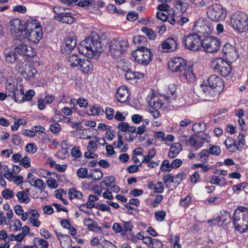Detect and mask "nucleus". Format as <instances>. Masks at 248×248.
<instances>
[{
	"label": "nucleus",
	"mask_w": 248,
	"mask_h": 248,
	"mask_svg": "<svg viewBox=\"0 0 248 248\" xmlns=\"http://www.w3.org/2000/svg\"><path fill=\"white\" fill-rule=\"evenodd\" d=\"M88 170L85 168H80L77 170V175L81 178H88Z\"/></svg>",
	"instance_id": "nucleus-46"
},
{
	"label": "nucleus",
	"mask_w": 248,
	"mask_h": 248,
	"mask_svg": "<svg viewBox=\"0 0 248 248\" xmlns=\"http://www.w3.org/2000/svg\"><path fill=\"white\" fill-rule=\"evenodd\" d=\"M181 144L178 142L173 143L170 147L168 156L170 158L175 157L182 150Z\"/></svg>",
	"instance_id": "nucleus-24"
},
{
	"label": "nucleus",
	"mask_w": 248,
	"mask_h": 248,
	"mask_svg": "<svg viewBox=\"0 0 248 248\" xmlns=\"http://www.w3.org/2000/svg\"><path fill=\"white\" fill-rule=\"evenodd\" d=\"M18 201L19 202L27 203L30 202V198L24 191H21L17 192L16 195Z\"/></svg>",
	"instance_id": "nucleus-32"
},
{
	"label": "nucleus",
	"mask_w": 248,
	"mask_h": 248,
	"mask_svg": "<svg viewBox=\"0 0 248 248\" xmlns=\"http://www.w3.org/2000/svg\"><path fill=\"white\" fill-rule=\"evenodd\" d=\"M155 218L159 221H162L165 217L166 213L164 211L156 212L155 214Z\"/></svg>",
	"instance_id": "nucleus-59"
},
{
	"label": "nucleus",
	"mask_w": 248,
	"mask_h": 248,
	"mask_svg": "<svg viewBox=\"0 0 248 248\" xmlns=\"http://www.w3.org/2000/svg\"><path fill=\"white\" fill-rule=\"evenodd\" d=\"M29 213L31 215L29 220L30 222L33 226L38 227L40 225V222L38 221L39 214L37 211L34 210H30L29 211Z\"/></svg>",
	"instance_id": "nucleus-27"
},
{
	"label": "nucleus",
	"mask_w": 248,
	"mask_h": 248,
	"mask_svg": "<svg viewBox=\"0 0 248 248\" xmlns=\"http://www.w3.org/2000/svg\"><path fill=\"white\" fill-rule=\"evenodd\" d=\"M202 46L205 51L214 53L218 50L220 46V42L214 36H206L202 40Z\"/></svg>",
	"instance_id": "nucleus-13"
},
{
	"label": "nucleus",
	"mask_w": 248,
	"mask_h": 248,
	"mask_svg": "<svg viewBox=\"0 0 248 248\" xmlns=\"http://www.w3.org/2000/svg\"><path fill=\"white\" fill-rule=\"evenodd\" d=\"M227 149L231 152H234L239 149L236 141L231 138L227 139L224 141Z\"/></svg>",
	"instance_id": "nucleus-28"
},
{
	"label": "nucleus",
	"mask_w": 248,
	"mask_h": 248,
	"mask_svg": "<svg viewBox=\"0 0 248 248\" xmlns=\"http://www.w3.org/2000/svg\"><path fill=\"white\" fill-rule=\"evenodd\" d=\"M189 144L196 150L202 148L203 144V141L199 139H196L194 136H191L188 140Z\"/></svg>",
	"instance_id": "nucleus-29"
},
{
	"label": "nucleus",
	"mask_w": 248,
	"mask_h": 248,
	"mask_svg": "<svg viewBox=\"0 0 248 248\" xmlns=\"http://www.w3.org/2000/svg\"><path fill=\"white\" fill-rule=\"evenodd\" d=\"M33 186L37 188L41 191L44 190L45 188L46 185L43 181L41 179H38L34 181Z\"/></svg>",
	"instance_id": "nucleus-49"
},
{
	"label": "nucleus",
	"mask_w": 248,
	"mask_h": 248,
	"mask_svg": "<svg viewBox=\"0 0 248 248\" xmlns=\"http://www.w3.org/2000/svg\"><path fill=\"white\" fill-rule=\"evenodd\" d=\"M138 17V14L135 12H129L126 16V18L129 21H134Z\"/></svg>",
	"instance_id": "nucleus-63"
},
{
	"label": "nucleus",
	"mask_w": 248,
	"mask_h": 248,
	"mask_svg": "<svg viewBox=\"0 0 248 248\" xmlns=\"http://www.w3.org/2000/svg\"><path fill=\"white\" fill-rule=\"evenodd\" d=\"M177 47L176 41L172 38L166 39L162 44L160 45L158 48L165 52H170L174 51Z\"/></svg>",
	"instance_id": "nucleus-18"
},
{
	"label": "nucleus",
	"mask_w": 248,
	"mask_h": 248,
	"mask_svg": "<svg viewBox=\"0 0 248 248\" xmlns=\"http://www.w3.org/2000/svg\"><path fill=\"white\" fill-rule=\"evenodd\" d=\"M163 181L166 184V186L169 187L170 183L174 182V176L169 173L165 174L163 177Z\"/></svg>",
	"instance_id": "nucleus-48"
},
{
	"label": "nucleus",
	"mask_w": 248,
	"mask_h": 248,
	"mask_svg": "<svg viewBox=\"0 0 248 248\" xmlns=\"http://www.w3.org/2000/svg\"><path fill=\"white\" fill-rule=\"evenodd\" d=\"M206 129V125H193L192 130L196 133H200L204 131Z\"/></svg>",
	"instance_id": "nucleus-56"
},
{
	"label": "nucleus",
	"mask_w": 248,
	"mask_h": 248,
	"mask_svg": "<svg viewBox=\"0 0 248 248\" xmlns=\"http://www.w3.org/2000/svg\"><path fill=\"white\" fill-rule=\"evenodd\" d=\"M21 74L26 80H32L35 78L37 71L31 63H28L23 66Z\"/></svg>",
	"instance_id": "nucleus-17"
},
{
	"label": "nucleus",
	"mask_w": 248,
	"mask_h": 248,
	"mask_svg": "<svg viewBox=\"0 0 248 248\" xmlns=\"http://www.w3.org/2000/svg\"><path fill=\"white\" fill-rule=\"evenodd\" d=\"M184 73H183V76L187 79L189 82H193L195 80V76L192 71V67L188 66L187 68L185 67Z\"/></svg>",
	"instance_id": "nucleus-31"
},
{
	"label": "nucleus",
	"mask_w": 248,
	"mask_h": 248,
	"mask_svg": "<svg viewBox=\"0 0 248 248\" xmlns=\"http://www.w3.org/2000/svg\"><path fill=\"white\" fill-rule=\"evenodd\" d=\"M6 93L8 96H11L15 98L16 102L20 103L21 100H19V96H21L24 93L22 85L19 84L16 87L15 84L10 82H7L6 87Z\"/></svg>",
	"instance_id": "nucleus-12"
},
{
	"label": "nucleus",
	"mask_w": 248,
	"mask_h": 248,
	"mask_svg": "<svg viewBox=\"0 0 248 248\" xmlns=\"http://www.w3.org/2000/svg\"><path fill=\"white\" fill-rule=\"evenodd\" d=\"M26 151L31 154H34L37 151V147L34 143H28L25 147Z\"/></svg>",
	"instance_id": "nucleus-54"
},
{
	"label": "nucleus",
	"mask_w": 248,
	"mask_h": 248,
	"mask_svg": "<svg viewBox=\"0 0 248 248\" xmlns=\"http://www.w3.org/2000/svg\"><path fill=\"white\" fill-rule=\"evenodd\" d=\"M57 17L58 18V20L62 23L70 24L74 21V18L72 16L68 15H62L61 13H60V16H58Z\"/></svg>",
	"instance_id": "nucleus-36"
},
{
	"label": "nucleus",
	"mask_w": 248,
	"mask_h": 248,
	"mask_svg": "<svg viewBox=\"0 0 248 248\" xmlns=\"http://www.w3.org/2000/svg\"><path fill=\"white\" fill-rule=\"evenodd\" d=\"M88 113L90 115H97L103 112L102 109L98 106H92L88 110Z\"/></svg>",
	"instance_id": "nucleus-43"
},
{
	"label": "nucleus",
	"mask_w": 248,
	"mask_h": 248,
	"mask_svg": "<svg viewBox=\"0 0 248 248\" xmlns=\"http://www.w3.org/2000/svg\"><path fill=\"white\" fill-rule=\"evenodd\" d=\"M79 67L82 72L87 74L92 70L93 65L88 60L83 59L81 60Z\"/></svg>",
	"instance_id": "nucleus-25"
},
{
	"label": "nucleus",
	"mask_w": 248,
	"mask_h": 248,
	"mask_svg": "<svg viewBox=\"0 0 248 248\" xmlns=\"http://www.w3.org/2000/svg\"><path fill=\"white\" fill-rule=\"evenodd\" d=\"M222 52L230 62L235 61L238 58V54L235 47L229 43H226L224 45Z\"/></svg>",
	"instance_id": "nucleus-16"
},
{
	"label": "nucleus",
	"mask_w": 248,
	"mask_h": 248,
	"mask_svg": "<svg viewBox=\"0 0 248 248\" xmlns=\"http://www.w3.org/2000/svg\"><path fill=\"white\" fill-rule=\"evenodd\" d=\"M155 149H152L148 152V154L147 155L145 156L142 161V163L147 164L150 163L151 159L155 156Z\"/></svg>",
	"instance_id": "nucleus-40"
},
{
	"label": "nucleus",
	"mask_w": 248,
	"mask_h": 248,
	"mask_svg": "<svg viewBox=\"0 0 248 248\" xmlns=\"http://www.w3.org/2000/svg\"><path fill=\"white\" fill-rule=\"evenodd\" d=\"M183 43L187 49L193 51L200 50L202 46L201 37L197 33L189 34L184 40Z\"/></svg>",
	"instance_id": "nucleus-11"
},
{
	"label": "nucleus",
	"mask_w": 248,
	"mask_h": 248,
	"mask_svg": "<svg viewBox=\"0 0 248 248\" xmlns=\"http://www.w3.org/2000/svg\"><path fill=\"white\" fill-rule=\"evenodd\" d=\"M78 49L80 53L90 59L97 58L103 51L99 37L93 34L82 41L78 45Z\"/></svg>",
	"instance_id": "nucleus-1"
},
{
	"label": "nucleus",
	"mask_w": 248,
	"mask_h": 248,
	"mask_svg": "<svg viewBox=\"0 0 248 248\" xmlns=\"http://www.w3.org/2000/svg\"><path fill=\"white\" fill-rule=\"evenodd\" d=\"M141 30L146 34L149 39L154 40L155 38V34L152 30L147 27H143L141 28Z\"/></svg>",
	"instance_id": "nucleus-41"
},
{
	"label": "nucleus",
	"mask_w": 248,
	"mask_h": 248,
	"mask_svg": "<svg viewBox=\"0 0 248 248\" xmlns=\"http://www.w3.org/2000/svg\"><path fill=\"white\" fill-rule=\"evenodd\" d=\"M212 67L223 77L229 75L232 71V68L229 62L224 61L223 59L218 58L213 60Z\"/></svg>",
	"instance_id": "nucleus-10"
},
{
	"label": "nucleus",
	"mask_w": 248,
	"mask_h": 248,
	"mask_svg": "<svg viewBox=\"0 0 248 248\" xmlns=\"http://www.w3.org/2000/svg\"><path fill=\"white\" fill-rule=\"evenodd\" d=\"M232 27L239 32H245L248 30V16L244 12H237L231 17Z\"/></svg>",
	"instance_id": "nucleus-4"
},
{
	"label": "nucleus",
	"mask_w": 248,
	"mask_h": 248,
	"mask_svg": "<svg viewBox=\"0 0 248 248\" xmlns=\"http://www.w3.org/2000/svg\"><path fill=\"white\" fill-rule=\"evenodd\" d=\"M71 153L72 155L76 158H78L81 155V153L79 150V147L78 146L74 147L72 149Z\"/></svg>",
	"instance_id": "nucleus-58"
},
{
	"label": "nucleus",
	"mask_w": 248,
	"mask_h": 248,
	"mask_svg": "<svg viewBox=\"0 0 248 248\" xmlns=\"http://www.w3.org/2000/svg\"><path fill=\"white\" fill-rule=\"evenodd\" d=\"M35 92L32 90H30L26 92V94L24 95V93L21 96H19V100H21L20 102H23L24 100L29 101L30 100L31 98L34 95Z\"/></svg>",
	"instance_id": "nucleus-39"
},
{
	"label": "nucleus",
	"mask_w": 248,
	"mask_h": 248,
	"mask_svg": "<svg viewBox=\"0 0 248 248\" xmlns=\"http://www.w3.org/2000/svg\"><path fill=\"white\" fill-rule=\"evenodd\" d=\"M186 65V61L181 57L174 58L168 63L169 69L173 72L182 71Z\"/></svg>",
	"instance_id": "nucleus-14"
},
{
	"label": "nucleus",
	"mask_w": 248,
	"mask_h": 248,
	"mask_svg": "<svg viewBox=\"0 0 248 248\" xmlns=\"http://www.w3.org/2000/svg\"><path fill=\"white\" fill-rule=\"evenodd\" d=\"M233 223L237 231L245 232L248 228V209L238 207L234 213Z\"/></svg>",
	"instance_id": "nucleus-2"
},
{
	"label": "nucleus",
	"mask_w": 248,
	"mask_h": 248,
	"mask_svg": "<svg viewBox=\"0 0 248 248\" xmlns=\"http://www.w3.org/2000/svg\"><path fill=\"white\" fill-rule=\"evenodd\" d=\"M118 129L123 132L128 131L130 133L136 132V127L134 126H129V125H118Z\"/></svg>",
	"instance_id": "nucleus-38"
},
{
	"label": "nucleus",
	"mask_w": 248,
	"mask_h": 248,
	"mask_svg": "<svg viewBox=\"0 0 248 248\" xmlns=\"http://www.w3.org/2000/svg\"><path fill=\"white\" fill-rule=\"evenodd\" d=\"M129 96V92L127 87L124 85L119 87L115 94L117 100L120 103L126 102Z\"/></svg>",
	"instance_id": "nucleus-20"
},
{
	"label": "nucleus",
	"mask_w": 248,
	"mask_h": 248,
	"mask_svg": "<svg viewBox=\"0 0 248 248\" xmlns=\"http://www.w3.org/2000/svg\"><path fill=\"white\" fill-rule=\"evenodd\" d=\"M126 80H132L133 79H140L143 78L144 74L139 72H134L130 69L124 74Z\"/></svg>",
	"instance_id": "nucleus-26"
},
{
	"label": "nucleus",
	"mask_w": 248,
	"mask_h": 248,
	"mask_svg": "<svg viewBox=\"0 0 248 248\" xmlns=\"http://www.w3.org/2000/svg\"><path fill=\"white\" fill-rule=\"evenodd\" d=\"M106 117L109 120L114 118V110L111 108H107L105 110Z\"/></svg>",
	"instance_id": "nucleus-60"
},
{
	"label": "nucleus",
	"mask_w": 248,
	"mask_h": 248,
	"mask_svg": "<svg viewBox=\"0 0 248 248\" xmlns=\"http://www.w3.org/2000/svg\"><path fill=\"white\" fill-rule=\"evenodd\" d=\"M207 83L209 86L215 89L217 88H221L223 85L222 79L216 75L210 76L208 78Z\"/></svg>",
	"instance_id": "nucleus-22"
},
{
	"label": "nucleus",
	"mask_w": 248,
	"mask_h": 248,
	"mask_svg": "<svg viewBox=\"0 0 248 248\" xmlns=\"http://www.w3.org/2000/svg\"><path fill=\"white\" fill-rule=\"evenodd\" d=\"M42 35L41 29L36 25L33 29L28 26L22 31L21 36H25L27 41H29L34 44H37L41 39Z\"/></svg>",
	"instance_id": "nucleus-9"
},
{
	"label": "nucleus",
	"mask_w": 248,
	"mask_h": 248,
	"mask_svg": "<svg viewBox=\"0 0 248 248\" xmlns=\"http://www.w3.org/2000/svg\"><path fill=\"white\" fill-rule=\"evenodd\" d=\"M105 180L101 182L100 184L105 185L106 186L109 187L113 186L115 182V179L113 176H110L108 177H106Z\"/></svg>",
	"instance_id": "nucleus-44"
},
{
	"label": "nucleus",
	"mask_w": 248,
	"mask_h": 248,
	"mask_svg": "<svg viewBox=\"0 0 248 248\" xmlns=\"http://www.w3.org/2000/svg\"><path fill=\"white\" fill-rule=\"evenodd\" d=\"M72 128L75 129L72 131L74 136H81L84 130L82 129V127L81 125H72Z\"/></svg>",
	"instance_id": "nucleus-45"
},
{
	"label": "nucleus",
	"mask_w": 248,
	"mask_h": 248,
	"mask_svg": "<svg viewBox=\"0 0 248 248\" xmlns=\"http://www.w3.org/2000/svg\"><path fill=\"white\" fill-rule=\"evenodd\" d=\"M154 190L157 193H162L164 190V186L162 182H157L154 186Z\"/></svg>",
	"instance_id": "nucleus-57"
},
{
	"label": "nucleus",
	"mask_w": 248,
	"mask_h": 248,
	"mask_svg": "<svg viewBox=\"0 0 248 248\" xmlns=\"http://www.w3.org/2000/svg\"><path fill=\"white\" fill-rule=\"evenodd\" d=\"M81 59L79 58L77 55L73 54L68 57V62L72 67L79 66L81 62Z\"/></svg>",
	"instance_id": "nucleus-30"
},
{
	"label": "nucleus",
	"mask_w": 248,
	"mask_h": 248,
	"mask_svg": "<svg viewBox=\"0 0 248 248\" xmlns=\"http://www.w3.org/2000/svg\"><path fill=\"white\" fill-rule=\"evenodd\" d=\"M5 61L10 63H14L17 59V56L15 50L5 49L3 51Z\"/></svg>",
	"instance_id": "nucleus-23"
},
{
	"label": "nucleus",
	"mask_w": 248,
	"mask_h": 248,
	"mask_svg": "<svg viewBox=\"0 0 248 248\" xmlns=\"http://www.w3.org/2000/svg\"><path fill=\"white\" fill-rule=\"evenodd\" d=\"M112 229L116 233L121 232V234L123 235V228L119 223H114L112 225Z\"/></svg>",
	"instance_id": "nucleus-62"
},
{
	"label": "nucleus",
	"mask_w": 248,
	"mask_h": 248,
	"mask_svg": "<svg viewBox=\"0 0 248 248\" xmlns=\"http://www.w3.org/2000/svg\"><path fill=\"white\" fill-rule=\"evenodd\" d=\"M128 46L127 39L123 37L114 38L109 43V54L114 58H117Z\"/></svg>",
	"instance_id": "nucleus-5"
},
{
	"label": "nucleus",
	"mask_w": 248,
	"mask_h": 248,
	"mask_svg": "<svg viewBox=\"0 0 248 248\" xmlns=\"http://www.w3.org/2000/svg\"><path fill=\"white\" fill-rule=\"evenodd\" d=\"M2 195L5 199H10L14 197V193L12 190L6 189L2 191Z\"/></svg>",
	"instance_id": "nucleus-51"
},
{
	"label": "nucleus",
	"mask_w": 248,
	"mask_h": 248,
	"mask_svg": "<svg viewBox=\"0 0 248 248\" xmlns=\"http://www.w3.org/2000/svg\"><path fill=\"white\" fill-rule=\"evenodd\" d=\"M124 224L123 235H125L127 232H131L133 228V226L130 221H123Z\"/></svg>",
	"instance_id": "nucleus-47"
},
{
	"label": "nucleus",
	"mask_w": 248,
	"mask_h": 248,
	"mask_svg": "<svg viewBox=\"0 0 248 248\" xmlns=\"http://www.w3.org/2000/svg\"><path fill=\"white\" fill-rule=\"evenodd\" d=\"M20 165L23 166L26 168H28L31 167V161L29 157L25 156L21 158L20 161Z\"/></svg>",
	"instance_id": "nucleus-53"
},
{
	"label": "nucleus",
	"mask_w": 248,
	"mask_h": 248,
	"mask_svg": "<svg viewBox=\"0 0 248 248\" xmlns=\"http://www.w3.org/2000/svg\"><path fill=\"white\" fill-rule=\"evenodd\" d=\"M207 16L216 22L222 21L226 18V11L222 5L216 4L210 6L206 12Z\"/></svg>",
	"instance_id": "nucleus-7"
},
{
	"label": "nucleus",
	"mask_w": 248,
	"mask_h": 248,
	"mask_svg": "<svg viewBox=\"0 0 248 248\" xmlns=\"http://www.w3.org/2000/svg\"><path fill=\"white\" fill-rule=\"evenodd\" d=\"M27 39L25 36L18 35L13 41V47L15 51L27 57H32L35 52L32 48L26 44Z\"/></svg>",
	"instance_id": "nucleus-3"
},
{
	"label": "nucleus",
	"mask_w": 248,
	"mask_h": 248,
	"mask_svg": "<svg viewBox=\"0 0 248 248\" xmlns=\"http://www.w3.org/2000/svg\"><path fill=\"white\" fill-rule=\"evenodd\" d=\"M68 196L70 199L78 198L81 199L83 197L82 194L74 188H71L68 190Z\"/></svg>",
	"instance_id": "nucleus-37"
},
{
	"label": "nucleus",
	"mask_w": 248,
	"mask_h": 248,
	"mask_svg": "<svg viewBox=\"0 0 248 248\" xmlns=\"http://www.w3.org/2000/svg\"><path fill=\"white\" fill-rule=\"evenodd\" d=\"M114 118L118 121L122 122L125 119V116L119 111H117L114 116Z\"/></svg>",
	"instance_id": "nucleus-64"
},
{
	"label": "nucleus",
	"mask_w": 248,
	"mask_h": 248,
	"mask_svg": "<svg viewBox=\"0 0 248 248\" xmlns=\"http://www.w3.org/2000/svg\"><path fill=\"white\" fill-rule=\"evenodd\" d=\"M128 64V62H125L124 60H120L117 62V67L122 72H126L130 69Z\"/></svg>",
	"instance_id": "nucleus-33"
},
{
	"label": "nucleus",
	"mask_w": 248,
	"mask_h": 248,
	"mask_svg": "<svg viewBox=\"0 0 248 248\" xmlns=\"http://www.w3.org/2000/svg\"><path fill=\"white\" fill-rule=\"evenodd\" d=\"M189 21V19L185 17L181 16L179 18L176 17V24L178 25L182 26L185 23H186Z\"/></svg>",
	"instance_id": "nucleus-61"
},
{
	"label": "nucleus",
	"mask_w": 248,
	"mask_h": 248,
	"mask_svg": "<svg viewBox=\"0 0 248 248\" xmlns=\"http://www.w3.org/2000/svg\"><path fill=\"white\" fill-rule=\"evenodd\" d=\"M134 61L143 65H147L153 57L151 50L144 46H140L132 52Z\"/></svg>",
	"instance_id": "nucleus-6"
},
{
	"label": "nucleus",
	"mask_w": 248,
	"mask_h": 248,
	"mask_svg": "<svg viewBox=\"0 0 248 248\" xmlns=\"http://www.w3.org/2000/svg\"><path fill=\"white\" fill-rule=\"evenodd\" d=\"M209 151L211 154L216 155H218L221 152L219 146L212 145H209Z\"/></svg>",
	"instance_id": "nucleus-52"
},
{
	"label": "nucleus",
	"mask_w": 248,
	"mask_h": 248,
	"mask_svg": "<svg viewBox=\"0 0 248 248\" xmlns=\"http://www.w3.org/2000/svg\"><path fill=\"white\" fill-rule=\"evenodd\" d=\"M171 164L170 163L169 161L165 160L162 162L160 167V170L163 172L170 171L172 170Z\"/></svg>",
	"instance_id": "nucleus-42"
},
{
	"label": "nucleus",
	"mask_w": 248,
	"mask_h": 248,
	"mask_svg": "<svg viewBox=\"0 0 248 248\" xmlns=\"http://www.w3.org/2000/svg\"><path fill=\"white\" fill-rule=\"evenodd\" d=\"M195 93L205 100H211L217 95L215 89L205 84H201L194 89Z\"/></svg>",
	"instance_id": "nucleus-8"
},
{
	"label": "nucleus",
	"mask_w": 248,
	"mask_h": 248,
	"mask_svg": "<svg viewBox=\"0 0 248 248\" xmlns=\"http://www.w3.org/2000/svg\"><path fill=\"white\" fill-rule=\"evenodd\" d=\"M34 247L37 248L38 246H41V248H48V243L45 240L38 237H35L33 240Z\"/></svg>",
	"instance_id": "nucleus-35"
},
{
	"label": "nucleus",
	"mask_w": 248,
	"mask_h": 248,
	"mask_svg": "<svg viewBox=\"0 0 248 248\" xmlns=\"http://www.w3.org/2000/svg\"><path fill=\"white\" fill-rule=\"evenodd\" d=\"M76 46L77 41L74 36H69L66 38L65 44L62 48V51L63 53L69 54Z\"/></svg>",
	"instance_id": "nucleus-19"
},
{
	"label": "nucleus",
	"mask_w": 248,
	"mask_h": 248,
	"mask_svg": "<svg viewBox=\"0 0 248 248\" xmlns=\"http://www.w3.org/2000/svg\"><path fill=\"white\" fill-rule=\"evenodd\" d=\"M170 14L168 16H167V20L168 21V22L170 23L172 25H174L175 24H176V18L174 17V13L173 11H172L170 10Z\"/></svg>",
	"instance_id": "nucleus-55"
},
{
	"label": "nucleus",
	"mask_w": 248,
	"mask_h": 248,
	"mask_svg": "<svg viewBox=\"0 0 248 248\" xmlns=\"http://www.w3.org/2000/svg\"><path fill=\"white\" fill-rule=\"evenodd\" d=\"M103 173L98 169L93 170L89 174L88 178L93 180H100L103 177Z\"/></svg>",
	"instance_id": "nucleus-34"
},
{
	"label": "nucleus",
	"mask_w": 248,
	"mask_h": 248,
	"mask_svg": "<svg viewBox=\"0 0 248 248\" xmlns=\"http://www.w3.org/2000/svg\"><path fill=\"white\" fill-rule=\"evenodd\" d=\"M23 26L22 21L18 18H14L10 22L9 30L10 32L13 34H16L21 33L23 31ZM20 35H21V33Z\"/></svg>",
	"instance_id": "nucleus-21"
},
{
	"label": "nucleus",
	"mask_w": 248,
	"mask_h": 248,
	"mask_svg": "<svg viewBox=\"0 0 248 248\" xmlns=\"http://www.w3.org/2000/svg\"><path fill=\"white\" fill-rule=\"evenodd\" d=\"M166 100L165 97L152 93L148 102L149 105L153 109L158 110L162 108L165 104V101Z\"/></svg>",
	"instance_id": "nucleus-15"
},
{
	"label": "nucleus",
	"mask_w": 248,
	"mask_h": 248,
	"mask_svg": "<svg viewBox=\"0 0 248 248\" xmlns=\"http://www.w3.org/2000/svg\"><path fill=\"white\" fill-rule=\"evenodd\" d=\"M188 4L186 2L176 3V8L181 13H184L186 11Z\"/></svg>",
	"instance_id": "nucleus-50"
}]
</instances>
